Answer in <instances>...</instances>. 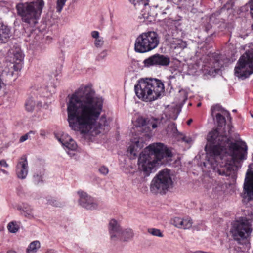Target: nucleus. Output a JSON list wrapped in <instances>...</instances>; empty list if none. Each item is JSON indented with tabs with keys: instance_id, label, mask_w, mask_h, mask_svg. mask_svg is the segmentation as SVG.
I'll return each mask as SVG.
<instances>
[{
	"instance_id": "c756f323",
	"label": "nucleus",
	"mask_w": 253,
	"mask_h": 253,
	"mask_svg": "<svg viewBox=\"0 0 253 253\" xmlns=\"http://www.w3.org/2000/svg\"><path fill=\"white\" fill-rule=\"evenodd\" d=\"M148 232L151 235L155 236L162 237L163 235L159 229L156 228H150L148 229Z\"/></svg>"
},
{
	"instance_id": "9b49d317",
	"label": "nucleus",
	"mask_w": 253,
	"mask_h": 253,
	"mask_svg": "<svg viewBox=\"0 0 253 253\" xmlns=\"http://www.w3.org/2000/svg\"><path fill=\"white\" fill-rule=\"evenodd\" d=\"M136 9H141V14L144 18H154L157 15L154 7H150L148 0H128Z\"/></svg>"
},
{
	"instance_id": "412c9836",
	"label": "nucleus",
	"mask_w": 253,
	"mask_h": 253,
	"mask_svg": "<svg viewBox=\"0 0 253 253\" xmlns=\"http://www.w3.org/2000/svg\"><path fill=\"white\" fill-rule=\"evenodd\" d=\"M22 67V63L20 62H15V63H10L9 65H8L6 67H5L4 68H9V72L7 74H5L6 76H9V77H12L14 75V72H18L20 71Z\"/></svg>"
},
{
	"instance_id": "e433bc0d",
	"label": "nucleus",
	"mask_w": 253,
	"mask_h": 253,
	"mask_svg": "<svg viewBox=\"0 0 253 253\" xmlns=\"http://www.w3.org/2000/svg\"><path fill=\"white\" fill-rule=\"evenodd\" d=\"M178 46L181 48H184L187 46V43L186 42L182 41H180L178 43Z\"/></svg>"
},
{
	"instance_id": "a211bd4d",
	"label": "nucleus",
	"mask_w": 253,
	"mask_h": 253,
	"mask_svg": "<svg viewBox=\"0 0 253 253\" xmlns=\"http://www.w3.org/2000/svg\"><path fill=\"white\" fill-rule=\"evenodd\" d=\"M143 146L142 142L139 141L136 138L135 139L134 141L131 142V144L128 148L127 155L131 159H135Z\"/></svg>"
},
{
	"instance_id": "c9c22d12",
	"label": "nucleus",
	"mask_w": 253,
	"mask_h": 253,
	"mask_svg": "<svg viewBox=\"0 0 253 253\" xmlns=\"http://www.w3.org/2000/svg\"><path fill=\"white\" fill-rule=\"evenodd\" d=\"M99 170L100 171V172L104 175H106L108 173V172H109V170H108V168H107L106 167H105V166H102L99 169Z\"/></svg>"
},
{
	"instance_id": "20e7f679",
	"label": "nucleus",
	"mask_w": 253,
	"mask_h": 253,
	"mask_svg": "<svg viewBox=\"0 0 253 253\" xmlns=\"http://www.w3.org/2000/svg\"><path fill=\"white\" fill-rule=\"evenodd\" d=\"M137 97L145 102H152L158 99L164 91L161 81L155 78L140 79L134 86Z\"/></svg>"
},
{
	"instance_id": "58836bf2",
	"label": "nucleus",
	"mask_w": 253,
	"mask_h": 253,
	"mask_svg": "<svg viewBox=\"0 0 253 253\" xmlns=\"http://www.w3.org/2000/svg\"><path fill=\"white\" fill-rule=\"evenodd\" d=\"M0 165L1 167H5V168L8 167V165L6 163V161L5 160H1L0 161Z\"/></svg>"
},
{
	"instance_id": "aec40b11",
	"label": "nucleus",
	"mask_w": 253,
	"mask_h": 253,
	"mask_svg": "<svg viewBox=\"0 0 253 253\" xmlns=\"http://www.w3.org/2000/svg\"><path fill=\"white\" fill-rule=\"evenodd\" d=\"M10 37V29L2 22H0V43L7 42Z\"/></svg>"
},
{
	"instance_id": "603ef678",
	"label": "nucleus",
	"mask_w": 253,
	"mask_h": 253,
	"mask_svg": "<svg viewBox=\"0 0 253 253\" xmlns=\"http://www.w3.org/2000/svg\"><path fill=\"white\" fill-rule=\"evenodd\" d=\"M233 112H236V110H235H235H233Z\"/></svg>"
},
{
	"instance_id": "f8f14e48",
	"label": "nucleus",
	"mask_w": 253,
	"mask_h": 253,
	"mask_svg": "<svg viewBox=\"0 0 253 253\" xmlns=\"http://www.w3.org/2000/svg\"><path fill=\"white\" fill-rule=\"evenodd\" d=\"M170 62V58L167 56L159 53L155 54L143 61L145 67L150 66L166 67Z\"/></svg>"
},
{
	"instance_id": "2f4dec72",
	"label": "nucleus",
	"mask_w": 253,
	"mask_h": 253,
	"mask_svg": "<svg viewBox=\"0 0 253 253\" xmlns=\"http://www.w3.org/2000/svg\"><path fill=\"white\" fill-rule=\"evenodd\" d=\"M146 125V120L143 117H139L136 121L135 126L137 127H141Z\"/></svg>"
},
{
	"instance_id": "6ab92c4d",
	"label": "nucleus",
	"mask_w": 253,
	"mask_h": 253,
	"mask_svg": "<svg viewBox=\"0 0 253 253\" xmlns=\"http://www.w3.org/2000/svg\"><path fill=\"white\" fill-rule=\"evenodd\" d=\"M175 227L183 229H189L192 226L193 222L189 217L183 218L179 217H174L171 221Z\"/></svg>"
},
{
	"instance_id": "6e6552de",
	"label": "nucleus",
	"mask_w": 253,
	"mask_h": 253,
	"mask_svg": "<svg viewBox=\"0 0 253 253\" xmlns=\"http://www.w3.org/2000/svg\"><path fill=\"white\" fill-rule=\"evenodd\" d=\"M235 75L242 80L248 78L253 73V50L247 51L242 55L234 69Z\"/></svg>"
},
{
	"instance_id": "f03ea898",
	"label": "nucleus",
	"mask_w": 253,
	"mask_h": 253,
	"mask_svg": "<svg viewBox=\"0 0 253 253\" xmlns=\"http://www.w3.org/2000/svg\"><path fill=\"white\" fill-rule=\"evenodd\" d=\"M228 132H222L217 128L210 131L207 135L209 144L205 150L209 155L208 162L214 170L217 168L219 175L229 176L236 167V164L246 159L247 146H241L237 143L231 141L233 126L228 125Z\"/></svg>"
},
{
	"instance_id": "423d86ee",
	"label": "nucleus",
	"mask_w": 253,
	"mask_h": 253,
	"mask_svg": "<svg viewBox=\"0 0 253 253\" xmlns=\"http://www.w3.org/2000/svg\"><path fill=\"white\" fill-rule=\"evenodd\" d=\"M159 44V37L154 31H148L140 34L136 39L134 43L135 51L144 53L156 48Z\"/></svg>"
},
{
	"instance_id": "bb28decb",
	"label": "nucleus",
	"mask_w": 253,
	"mask_h": 253,
	"mask_svg": "<svg viewBox=\"0 0 253 253\" xmlns=\"http://www.w3.org/2000/svg\"><path fill=\"white\" fill-rule=\"evenodd\" d=\"M168 133H170L173 135H176L178 133L176 124L174 123H171L169 124L167 128Z\"/></svg>"
},
{
	"instance_id": "9d476101",
	"label": "nucleus",
	"mask_w": 253,
	"mask_h": 253,
	"mask_svg": "<svg viewBox=\"0 0 253 253\" xmlns=\"http://www.w3.org/2000/svg\"><path fill=\"white\" fill-rule=\"evenodd\" d=\"M252 232L251 224L245 218L235 221L232 225L230 232L235 240L240 241L247 239Z\"/></svg>"
},
{
	"instance_id": "72a5a7b5",
	"label": "nucleus",
	"mask_w": 253,
	"mask_h": 253,
	"mask_svg": "<svg viewBox=\"0 0 253 253\" xmlns=\"http://www.w3.org/2000/svg\"><path fill=\"white\" fill-rule=\"evenodd\" d=\"M35 133V131H30L28 133L22 136L19 139L20 142H23L27 140L28 139L30 134H34Z\"/></svg>"
},
{
	"instance_id": "a19ab883",
	"label": "nucleus",
	"mask_w": 253,
	"mask_h": 253,
	"mask_svg": "<svg viewBox=\"0 0 253 253\" xmlns=\"http://www.w3.org/2000/svg\"><path fill=\"white\" fill-rule=\"evenodd\" d=\"M151 125L152 126V127L153 129L154 128H156V127H157L158 126V124H157V122H154V123H151Z\"/></svg>"
},
{
	"instance_id": "a878e982",
	"label": "nucleus",
	"mask_w": 253,
	"mask_h": 253,
	"mask_svg": "<svg viewBox=\"0 0 253 253\" xmlns=\"http://www.w3.org/2000/svg\"><path fill=\"white\" fill-rule=\"evenodd\" d=\"M26 110L28 112H32L33 111L35 106V103L34 100L32 98H30L28 99L25 104Z\"/></svg>"
},
{
	"instance_id": "7ed1b4c3",
	"label": "nucleus",
	"mask_w": 253,
	"mask_h": 253,
	"mask_svg": "<svg viewBox=\"0 0 253 253\" xmlns=\"http://www.w3.org/2000/svg\"><path fill=\"white\" fill-rule=\"evenodd\" d=\"M171 151L161 143L150 144L140 154L138 165L139 169L149 175L156 165L161 164L164 157H171Z\"/></svg>"
},
{
	"instance_id": "4468645a",
	"label": "nucleus",
	"mask_w": 253,
	"mask_h": 253,
	"mask_svg": "<svg viewBox=\"0 0 253 253\" xmlns=\"http://www.w3.org/2000/svg\"><path fill=\"white\" fill-rule=\"evenodd\" d=\"M78 194L80 198L78 200L79 205L87 210H94L97 208V204L94 199L83 191H79Z\"/></svg>"
},
{
	"instance_id": "09e8293b",
	"label": "nucleus",
	"mask_w": 253,
	"mask_h": 253,
	"mask_svg": "<svg viewBox=\"0 0 253 253\" xmlns=\"http://www.w3.org/2000/svg\"><path fill=\"white\" fill-rule=\"evenodd\" d=\"M251 14L252 15V17L253 18V11H251Z\"/></svg>"
},
{
	"instance_id": "4c0bfd02",
	"label": "nucleus",
	"mask_w": 253,
	"mask_h": 253,
	"mask_svg": "<svg viewBox=\"0 0 253 253\" xmlns=\"http://www.w3.org/2000/svg\"><path fill=\"white\" fill-rule=\"evenodd\" d=\"M91 36L96 39L98 38H99V34L98 31H93L91 32Z\"/></svg>"
},
{
	"instance_id": "39448f33",
	"label": "nucleus",
	"mask_w": 253,
	"mask_h": 253,
	"mask_svg": "<svg viewBox=\"0 0 253 253\" xmlns=\"http://www.w3.org/2000/svg\"><path fill=\"white\" fill-rule=\"evenodd\" d=\"M43 0H32L21 2L16 6L17 14L22 21L31 26H35L39 19L44 6Z\"/></svg>"
},
{
	"instance_id": "f257e3e1",
	"label": "nucleus",
	"mask_w": 253,
	"mask_h": 253,
	"mask_svg": "<svg viewBox=\"0 0 253 253\" xmlns=\"http://www.w3.org/2000/svg\"><path fill=\"white\" fill-rule=\"evenodd\" d=\"M104 100L97 96L89 86L80 87L69 98L67 103L68 122L72 129L82 134H97L107 131L110 119L103 115Z\"/></svg>"
},
{
	"instance_id": "c85d7f7f",
	"label": "nucleus",
	"mask_w": 253,
	"mask_h": 253,
	"mask_svg": "<svg viewBox=\"0 0 253 253\" xmlns=\"http://www.w3.org/2000/svg\"><path fill=\"white\" fill-rule=\"evenodd\" d=\"M43 175V172H40L39 173H37L34 175L33 181L35 184H38L40 182H42Z\"/></svg>"
},
{
	"instance_id": "de8ad7c7",
	"label": "nucleus",
	"mask_w": 253,
	"mask_h": 253,
	"mask_svg": "<svg viewBox=\"0 0 253 253\" xmlns=\"http://www.w3.org/2000/svg\"><path fill=\"white\" fill-rule=\"evenodd\" d=\"M250 9H251V11H253V2L251 6Z\"/></svg>"
},
{
	"instance_id": "ea45409f",
	"label": "nucleus",
	"mask_w": 253,
	"mask_h": 253,
	"mask_svg": "<svg viewBox=\"0 0 253 253\" xmlns=\"http://www.w3.org/2000/svg\"><path fill=\"white\" fill-rule=\"evenodd\" d=\"M179 92L181 93L184 94V96L183 97V101H185L187 98V96L186 94L185 93V92L184 91H180Z\"/></svg>"
},
{
	"instance_id": "5701e85b",
	"label": "nucleus",
	"mask_w": 253,
	"mask_h": 253,
	"mask_svg": "<svg viewBox=\"0 0 253 253\" xmlns=\"http://www.w3.org/2000/svg\"><path fill=\"white\" fill-rule=\"evenodd\" d=\"M40 247V243L38 241H35L30 244L27 249L28 253H35Z\"/></svg>"
},
{
	"instance_id": "f704fd0d",
	"label": "nucleus",
	"mask_w": 253,
	"mask_h": 253,
	"mask_svg": "<svg viewBox=\"0 0 253 253\" xmlns=\"http://www.w3.org/2000/svg\"><path fill=\"white\" fill-rule=\"evenodd\" d=\"M103 43L104 41H103L102 38H99L95 40L94 44L95 46L97 47H100L103 45Z\"/></svg>"
},
{
	"instance_id": "1a4fd4ad",
	"label": "nucleus",
	"mask_w": 253,
	"mask_h": 253,
	"mask_svg": "<svg viewBox=\"0 0 253 253\" xmlns=\"http://www.w3.org/2000/svg\"><path fill=\"white\" fill-rule=\"evenodd\" d=\"M109 231L111 239L113 241L120 239L122 241H128L134 236V233L131 229L127 228L122 230L119 224L114 219H111L109 222Z\"/></svg>"
},
{
	"instance_id": "49530a36",
	"label": "nucleus",
	"mask_w": 253,
	"mask_h": 253,
	"mask_svg": "<svg viewBox=\"0 0 253 253\" xmlns=\"http://www.w3.org/2000/svg\"><path fill=\"white\" fill-rule=\"evenodd\" d=\"M192 121V119H189V120L187 121V125H189L191 123Z\"/></svg>"
},
{
	"instance_id": "2eb2a0df",
	"label": "nucleus",
	"mask_w": 253,
	"mask_h": 253,
	"mask_svg": "<svg viewBox=\"0 0 253 253\" xmlns=\"http://www.w3.org/2000/svg\"><path fill=\"white\" fill-rule=\"evenodd\" d=\"M29 171L28 163L26 155L20 157L16 166V173L17 177L21 179L26 178Z\"/></svg>"
},
{
	"instance_id": "864d4df0",
	"label": "nucleus",
	"mask_w": 253,
	"mask_h": 253,
	"mask_svg": "<svg viewBox=\"0 0 253 253\" xmlns=\"http://www.w3.org/2000/svg\"><path fill=\"white\" fill-rule=\"evenodd\" d=\"M168 8H166V9H165V10H168Z\"/></svg>"
},
{
	"instance_id": "7c9ffc66",
	"label": "nucleus",
	"mask_w": 253,
	"mask_h": 253,
	"mask_svg": "<svg viewBox=\"0 0 253 253\" xmlns=\"http://www.w3.org/2000/svg\"><path fill=\"white\" fill-rule=\"evenodd\" d=\"M24 59V55L20 51H16L14 53V59L15 62L22 63Z\"/></svg>"
},
{
	"instance_id": "4be33fe9",
	"label": "nucleus",
	"mask_w": 253,
	"mask_h": 253,
	"mask_svg": "<svg viewBox=\"0 0 253 253\" xmlns=\"http://www.w3.org/2000/svg\"><path fill=\"white\" fill-rule=\"evenodd\" d=\"M9 71V68H3L0 67V89L5 86V84L4 82L5 76H6L5 74H8Z\"/></svg>"
},
{
	"instance_id": "b1692460",
	"label": "nucleus",
	"mask_w": 253,
	"mask_h": 253,
	"mask_svg": "<svg viewBox=\"0 0 253 253\" xmlns=\"http://www.w3.org/2000/svg\"><path fill=\"white\" fill-rule=\"evenodd\" d=\"M7 229L9 232L15 233L20 229V226L18 222L15 221L10 222L7 226Z\"/></svg>"
},
{
	"instance_id": "c03bdc74",
	"label": "nucleus",
	"mask_w": 253,
	"mask_h": 253,
	"mask_svg": "<svg viewBox=\"0 0 253 253\" xmlns=\"http://www.w3.org/2000/svg\"><path fill=\"white\" fill-rule=\"evenodd\" d=\"M0 170L4 173V174H8V171H7L6 170H4V169H1Z\"/></svg>"
},
{
	"instance_id": "473e14b6",
	"label": "nucleus",
	"mask_w": 253,
	"mask_h": 253,
	"mask_svg": "<svg viewBox=\"0 0 253 253\" xmlns=\"http://www.w3.org/2000/svg\"><path fill=\"white\" fill-rule=\"evenodd\" d=\"M66 1L67 0H57L56 9L58 12L62 11Z\"/></svg>"
},
{
	"instance_id": "f3484780",
	"label": "nucleus",
	"mask_w": 253,
	"mask_h": 253,
	"mask_svg": "<svg viewBox=\"0 0 253 253\" xmlns=\"http://www.w3.org/2000/svg\"><path fill=\"white\" fill-rule=\"evenodd\" d=\"M56 137L62 145L68 149L71 150H75L76 149L77 147V144L67 134H59L58 135H56Z\"/></svg>"
},
{
	"instance_id": "0eeeda50",
	"label": "nucleus",
	"mask_w": 253,
	"mask_h": 253,
	"mask_svg": "<svg viewBox=\"0 0 253 253\" xmlns=\"http://www.w3.org/2000/svg\"><path fill=\"white\" fill-rule=\"evenodd\" d=\"M173 187L170 171L168 169H165L159 172V173L152 180L150 190L155 194H165L169 189Z\"/></svg>"
},
{
	"instance_id": "8fccbe9b",
	"label": "nucleus",
	"mask_w": 253,
	"mask_h": 253,
	"mask_svg": "<svg viewBox=\"0 0 253 253\" xmlns=\"http://www.w3.org/2000/svg\"><path fill=\"white\" fill-rule=\"evenodd\" d=\"M201 106V103H198V104H197V106L199 107V106Z\"/></svg>"
},
{
	"instance_id": "37998d69",
	"label": "nucleus",
	"mask_w": 253,
	"mask_h": 253,
	"mask_svg": "<svg viewBox=\"0 0 253 253\" xmlns=\"http://www.w3.org/2000/svg\"><path fill=\"white\" fill-rule=\"evenodd\" d=\"M46 253H56L55 251L53 250H48Z\"/></svg>"
},
{
	"instance_id": "3c124183",
	"label": "nucleus",
	"mask_w": 253,
	"mask_h": 253,
	"mask_svg": "<svg viewBox=\"0 0 253 253\" xmlns=\"http://www.w3.org/2000/svg\"><path fill=\"white\" fill-rule=\"evenodd\" d=\"M162 13L163 14H166L167 13L166 11H164V12H163Z\"/></svg>"
},
{
	"instance_id": "cd10ccee",
	"label": "nucleus",
	"mask_w": 253,
	"mask_h": 253,
	"mask_svg": "<svg viewBox=\"0 0 253 253\" xmlns=\"http://www.w3.org/2000/svg\"><path fill=\"white\" fill-rule=\"evenodd\" d=\"M33 211V208H32L31 206L25 207L23 209V211L25 213V216H27L29 218L34 217Z\"/></svg>"
},
{
	"instance_id": "a18cd8bd",
	"label": "nucleus",
	"mask_w": 253,
	"mask_h": 253,
	"mask_svg": "<svg viewBox=\"0 0 253 253\" xmlns=\"http://www.w3.org/2000/svg\"><path fill=\"white\" fill-rule=\"evenodd\" d=\"M7 253H16V252L13 250H9L7 251Z\"/></svg>"
},
{
	"instance_id": "ddd939ff",
	"label": "nucleus",
	"mask_w": 253,
	"mask_h": 253,
	"mask_svg": "<svg viewBox=\"0 0 253 253\" xmlns=\"http://www.w3.org/2000/svg\"><path fill=\"white\" fill-rule=\"evenodd\" d=\"M211 115L217 122L219 126H225L226 120L225 117H226L230 120L231 119L230 114L228 111L222 108L219 105H215L211 107Z\"/></svg>"
},
{
	"instance_id": "dca6fc26",
	"label": "nucleus",
	"mask_w": 253,
	"mask_h": 253,
	"mask_svg": "<svg viewBox=\"0 0 253 253\" xmlns=\"http://www.w3.org/2000/svg\"><path fill=\"white\" fill-rule=\"evenodd\" d=\"M241 196L247 201L253 199V173L250 179L246 176L244 185V191Z\"/></svg>"
},
{
	"instance_id": "393cba45",
	"label": "nucleus",
	"mask_w": 253,
	"mask_h": 253,
	"mask_svg": "<svg viewBox=\"0 0 253 253\" xmlns=\"http://www.w3.org/2000/svg\"><path fill=\"white\" fill-rule=\"evenodd\" d=\"M46 201L47 204L54 207H61L64 206L63 202L53 197H47Z\"/></svg>"
},
{
	"instance_id": "79ce46f5",
	"label": "nucleus",
	"mask_w": 253,
	"mask_h": 253,
	"mask_svg": "<svg viewBox=\"0 0 253 253\" xmlns=\"http://www.w3.org/2000/svg\"><path fill=\"white\" fill-rule=\"evenodd\" d=\"M40 135L42 136H45V132L44 130H41L40 131Z\"/></svg>"
}]
</instances>
